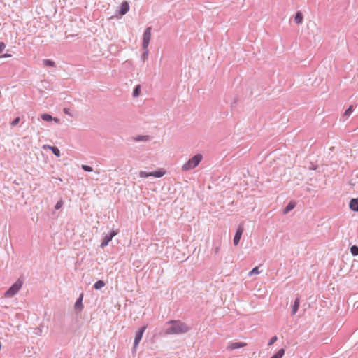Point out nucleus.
Segmentation results:
<instances>
[{
	"label": "nucleus",
	"instance_id": "nucleus-34",
	"mask_svg": "<svg viewBox=\"0 0 358 358\" xmlns=\"http://www.w3.org/2000/svg\"><path fill=\"white\" fill-rule=\"evenodd\" d=\"M52 121H54L55 122H56L57 124H59L60 123V120L59 119L57 118V117H53V120Z\"/></svg>",
	"mask_w": 358,
	"mask_h": 358
},
{
	"label": "nucleus",
	"instance_id": "nucleus-21",
	"mask_svg": "<svg viewBox=\"0 0 358 358\" xmlns=\"http://www.w3.org/2000/svg\"><path fill=\"white\" fill-rule=\"evenodd\" d=\"M49 148L52 150V153L56 155L57 157L60 156V151L55 146H49Z\"/></svg>",
	"mask_w": 358,
	"mask_h": 358
},
{
	"label": "nucleus",
	"instance_id": "nucleus-1",
	"mask_svg": "<svg viewBox=\"0 0 358 358\" xmlns=\"http://www.w3.org/2000/svg\"><path fill=\"white\" fill-rule=\"evenodd\" d=\"M165 325L166 326L164 329L166 335L185 334L190 329L185 323L180 320H170Z\"/></svg>",
	"mask_w": 358,
	"mask_h": 358
},
{
	"label": "nucleus",
	"instance_id": "nucleus-13",
	"mask_svg": "<svg viewBox=\"0 0 358 358\" xmlns=\"http://www.w3.org/2000/svg\"><path fill=\"white\" fill-rule=\"evenodd\" d=\"M299 305H300V299L299 297H296L294 300V305L292 306V315H295L297 313L299 308Z\"/></svg>",
	"mask_w": 358,
	"mask_h": 358
},
{
	"label": "nucleus",
	"instance_id": "nucleus-35",
	"mask_svg": "<svg viewBox=\"0 0 358 358\" xmlns=\"http://www.w3.org/2000/svg\"><path fill=\"white\" fill-rule=\"evenodd\" d=\"M9 56H10V55L5 54V55H3L2 57H9Z\"/></svg>",
	"mask_w": 358,
	"mask_h": 358
},
{
	"label": "nucleus",
	"instance_id": "nucleus-26",
	"mask_svg": "<svg viewBox=\"0 0 358 358\" xmlns=\"http://www.w3.org/2000/svg\"><path fill=\"white\" fill-rule=\"evenodd\" d=\"M82 169L85 171H88V172L93 171L92 167H91V166H88V165L83 164L82 165Z\"/></svg>",
	"mask_w": 358,
	"mask_h": 358
},
{
	"label": "nucleus",
	"instance_id": "nucleus-29",
	"mask_svg": "<svg viewBox=\"0 0 358 358\" xmlns=\"http://www.w3.org/2000/svg\"><path fill=\"white\" fill-rule=\"evenodd\" d=\"M64 203L62 201V200H59L55 205V210H59V208H61L63 206Z\"/></svg>",
	"mask_w": 358,
	"mask_h": 358
},
{
	"label": "nucleus",
	"instance_id": "nucleus-30",
	"mask_svg": "<svg viewBox=\"0 0 358 358\" xmlns=\"http://www.w3.org/2000/svg\"><path fill=\"white\" fill-rule=\"evenodd\" d=\"M277 340H278V337H277L276 336H273V337L270 339V341H269V342H268V345H273L275 342H276V341H277Z\"/></svg>",
	"mask_w": 358,
	"mask_h": 358
},
{
	"label": "nucleus",
	"instance_id": "nucleus-19",
	"mask_svg": "<svg viewBox=\"0 0 358 358\" xmlns=\"http://www.w3.org/2000/svg\"><path fill=\"white\" fill-rule=\"evenodd\" d=\"M285 354V350L283 348L280 349L271 358H282Z\"/></svg>",
	"mask_w": 358,
	"mask_h": 358
},
{
	"label": "nucleus",
	"instance_id": "nucleus-8",
	"mask_svg": "<svg viewBox=\"0 0 358 358\" xmlns=\"http://www.w3.org/2000/svg\"><path fill=\"white\" fill-rule=\"evenodd\" d=\"M117 234V232L115 231H112L109 234H107L102 240V242L101 243V248H103L108 244L109 242L112 240V238Z\"/></svg>",
	"mask_w": 358,
	"mask_h": 358
},
{
	"label": "nucleus",
	"instance_id": "nucleus-20",
	"mask_svg": "<svg viewBox=\"0 0 358 358\" xmlns=\"http://www.w3.org/2000/svg\"><path fill=\"white\" fill-rule=\"evenodd\" d=\"M41 117L43 120L46 121V122H50V121H52V120H53V117H52V115H50V114H48V113L42 114Z\"/></svg>",
	"mask_w": 358,
	"mask_h": 358
},
{
	"label": "nucleus",
	"instance_id": "nucleus-16",
	"mask_svg": "<svg viewBox=\"0 0 358 358\" xmlns=\"http://www.w3.org/2000/svg\"><path fill=\"white\" fill-rule=\"evenodd\" d=\"M136 141H148L150 140V136L148 135H139L134 138Z\"/></svg>",
	"mask_w": 358,
	"mask_h": 358
},
{
	"label": "nucleus",
	"instance_id": "nucleus-6",
	"mask_svg": "<svg viewBox=\"0 0 358 358\" xmlns=\"http://www.w3.org/2000/svg\"><path fill=\"white\" fill-rule=\"evenodd\" d=\"M146 328H147L146 326H143L141 328H140L138 330V331L136 333L134 343V347H133V352L136 351V348H137L138 343H140V341L143 337V334L144 331H145Z\"/></svg>",
	"mask_w": 358,
	"mask_h": 358
},
{
	"label": "nucleus",
	"instance_id": "nucleus-11",
	"mask_svg": "<svg viewBox=\"0 0 358 358\" xmlns=\"http://www.w3.org/2000/svg\"><path fill=\"white\" fill-rule=\"evenodd\" d=\"M129 10V5L127 1H124L120 6L119 13L121 15H125Z\"/></svg>",
	"mask_w": 358,
	"mask_h": 358
},
{
	"label": "nucleus",
	"instance_id": "nucleus-28",
	"mask_svg": "<svg viewBox=\"0 0 358 358\" xmlns=\"http://www.w3.org/2000/svg\"><path fill=\"white\" fill-rule=\"evenodd\" d=\"M220 249V244H217V245H214V247L213 248V252H214L215 255H217V254H218Z\"/></svg>",
	"mask_w": 358,
	"mask_h": 358
},
{
	"label": "nucleus",
	"instance_id": "nucleus-4",
	"mask_svg": "<svg viewBox=\"0 0 358 358\" xmlns=\"http://www.w3.org/2000/svg\"><path fill=\"white\" fill-rule=\"evenodd\" d=\"M151 31H152L151 27H147L144 31V33L143 34V42H142L143 49H147L148 48V45H149V43H150V41L151 39V36H152Z\"/></svg>",
	"mask_w": 358,
	"mask_h": 358
},
{
	"label": "nucleus",
	"instance_id": "nucleus-14",
	"mask_svg": "<svg viewBox=\"0 0 358 358\" xmlns=\"http://www.w3.org/2000/svg\"><path fill=\"white\" fill-rule=\"evenodd\" d=\"M303 14L300 11H298L295 14V16H294L295 22L298 24H300L303 22Z\"/></svg>",
	"mask_w": 358,
	"mask_h": 358
},
{
	"label": "nucleus",
	"instance_id": "nucleus-18",
	"mask_svg": "<svg viewBox=\"0 0 358 358\" xmlns=\"http://www.w3.org/2000/svg\"><path fill=\"white\" fill-rule=\"evenodd\" d=\"M106 285V283L103 280H99L94 285V288L95 289H100Z\"/></svg>",
	"mask_w": 358,
	"mask_h": 358
},
{
	"label": "nucleus",
	"instance_id": "nucleus-15",
	"mask_svg": "<svg viewBox=\"0 0 358 358\" xmlns=\"http://www.w3.org/2000/svg\"><path fill=\"white\" fill-rule=\"evenodd\" d=\"M296 203L293 201L289 202L287 206L284 208L283 213L287 214L289 211L295 208Z\"/></svg>",
	"mask_w": 358,
	"mask_h": 358
},
{
	"label": "nucleus",
	"instance_id": "nucleus-27",
	"mask_svg": "<svg viewBox=\"0 0 358 358\" xmlns=\"http://www.w3.org/2000/svg\"><path fill=\"white\" fill-rule=\"evenodd\" d=\"M20 121V118L19 117H16L15 119H14L11 122H10V125L12 127H15L16 126Z\"/></svg>",
	"mask_w": 358,
	"mask_h": 358
},
{
	"label": "nucleus",
	"instance_id": "nucleus-24",
	"mask_svg": "<svg viewBox=\"0 0 358 358\" xmlns=\"http://www.w3.org/2000/svg\"><path fill=\"white\" fill-rule=\"evenodd\" d=\"M350 252H351L352 255L354 256L358 255V246L352 245L350 248Z\"/></svg>",
	"mask_w": 358,
	"mask_h": 358
},
{
	"label": "nucleus",
	"instance_id": "nucleus-7",
	"mask_svg": "<svg viewBox=\"0 0 358 358\" xmlns=\"http://www.w3.org/2000/svg\"><path fill=\"white\" fill-rule=\"evenodd\" d=\"M244 231L243 224L241 223L238 227V229L236 230V234L234 238V245H237L240 241V239L242 236V234Z\"/></svg>",
	"mask_w": 358,
	"mask_h": 358
},
{
	"label": "nucleus",
	"instance_id": "nucleus-22",
	"mask_svg": "<svg viewBox=\"0 0 358 358\" xmlns=\"http://www.w3.org/2000/svg\"><path fill=\"white\" fill-rule=\"evenodd\" d=\"M141 93V87L140 85H137L135 87L133 91V96L134 97L138 96Z\"/></svg>",
	"mask_w": 358,
	"mask_h": 358
},
{
	"label": "nucleus",
	"instance_id": "nucleus-17",
	"mask_svg": "<svg viewBox=\"0 0 358 358\" xmlns=\"http://www.w3.org/2000/svg\"><path fill=\"white\" fill-rule=\"evenodd\" d=\"M354 106L352 105L350 106L349 108L344 112L343 117L345 118L349 117L352 113L354 111Z\"/></svg>",
	"mask_w": 358,
	"mask_h": 358
},
{
	"label": "nucleus",
	"instance_id": "nucleus-31",
	"mask_svg": "<svg viewBox=\"0 0 358 358\" xmlns=\"http://www.w3.org/2000/svg\"><path fill=\"white\" fill-rule=\"evenodd\" d=\"M143 50H144V52H143V55H142V58H143V59H145V58H147V57H148V48H147V49H143Z\"/></svg>",
	"mask_w": 358,
	"mask_h": 358
},
{
	"label": "nucleus",
	"instance_id": "nucleus-12",
	"mask_svg": "<svg viewBox=\"0 0 358 358\" xmlns=\"http://www.w3.org/2000/svg\"><path fill=\"white\" fill-rule=\"evenodd\" d=\"M350 208L355 212H358V199H352L349 203Z\"/></svg>",
	"mask_w": 358,
	"mask_h": 358
},
{
	"label": "nucleus",
	"instance_id": "nucleus-2",
	"mask_svg": "<svg viewBox=\"0 0 358 358\" xmlns=\"http://www.w3.org/2000/svg\"><path fill=\"white\" fill-rule=\"evenodd\" d=\"M203 159L201 154H196L190 158L186 163L182 166V171H187L196 168Z\"/></svg>",
	"mask_w": 358,
	"mask_h": 358
},
{
	"label": "nucleus",
	"instance_id": "nucleus-23",
	"mask_svg": "<svg viewBox=\"0 0 358 358\" xmlns=\"http://www.w3.org/2000/svg\"><path fill=\"white\" fill-rule=\"evenodd\" d=\"M44 65L47 66H51V67H53L55 66V62L52 61V60H50V59H44L43 61Z\"/></svg>",
	"mask_w": 358,
	"mask_h": 358
},
{
	"label": "nucleus",
	"instance_id": "nucleus-32",
	"mask_svg": "<svg viewBox=\"0 0 358 358\" xmlns=\"http://www.w3.org/2000/svg\"><path fill=\"white\" fill-rule=\"evenodd\" d=\"M6 45L3 42H0V53L5 49Z\"/></svg>",
	"mask_w": 358,
	"mask_h": 358
},
{
	"label": "nucleus",
	"instance_id": "nucleus-25",
	"mask_svg": "<svg viewBox=\"0 0 358 358\" xmlns=\"http://www.w3.org/2000/svg\"><path fill=\"white\" fill-rule=\"evenodd\" d=\"M260 273V271H259V267L258 266H256L255 268H254L252 271H250L249 272V275L251 276V275H257Z\"/></svg>",
	"mask_w": 358,
	"mask_h": 358
},
{
	"label": "nucleus",
	"instance_id": "nucleus-9",
	"mask_svg": "<svg viewBox=\"0 0 358 358\" xmlns=\"http://www.w3.org/2000/svg\"><path fill=\"white\" fill-rule=\"evenodd\" d=\"M83 294H81L80 295L79 298L77 299V301L75 303L74 308H75V311L77 314L80 313L83 310Z\"/></svg>",
	"mask_w": 358,
	"mask_h": 358
},
{
	"label": "nucleus",
	"instance_id": "nucleus-5",
	"mask_svg": "<svg viewBox=\"0 0 358 358\" xmlns=\"http://www.w3.org/2000/svg\"><path fill=\"white\" fill-rule=\"evenodd\" d=\"M165 174V171L163 169H159L156 171L152 172H146L144 171H141L139 172V176L141 178H146L148 176H154L155 178H161Z\"/></svg>",
	"mask_w": 358,
	"mask_h": 358
},
{
	"label": "nucleus",
	"instance_id": "nucleus-3",
	"mask_svg": "<svg viewBox=\"0 0 358 358\" xmlns=\"http://www.w3.org/2000/svg\"><path fill=\"white\" fill-rule=\"evenodd\" d=\"M22 287V281L17 280L6 292V297H12L15 295Z\"/></svg>",
	"mask_w": 358,
	"mask_h": 358
},
{
	"label": "nucleus",
	"instance_id": "nucleus-33",
	"mask_svg": "<svg viewBox=\"0 0 358 358\" xmlns=\"http://www.w3.org/2000/svg\"><path fill=\"white\" fill-rule=\"evenodd\" d=\"M63 112L66 114V115H68L69 116H72L71 113H70V110L69 108H64L63 109Z\"/></svg>",
	"mask_w": 358,
	"mask_h": 358
},
{
	"label": "nucleus",
	"instance_id": "nucleus-10",
	"mask_svg": "<svg viewBox=\"0 0 358 358\" xmlns=\"http://www.w3.org/2000/svg\"><path fill=\"white\" fill-rule=\"evenodd\" d=\"M245 345H246L245 343H241V342L232 343H230L227 346V349H229L230 350H235V349H237L239 348L244 347Z\"/></svg>",
	"mask_w": 358,
	"mask_h": 358
}]
</instances>
